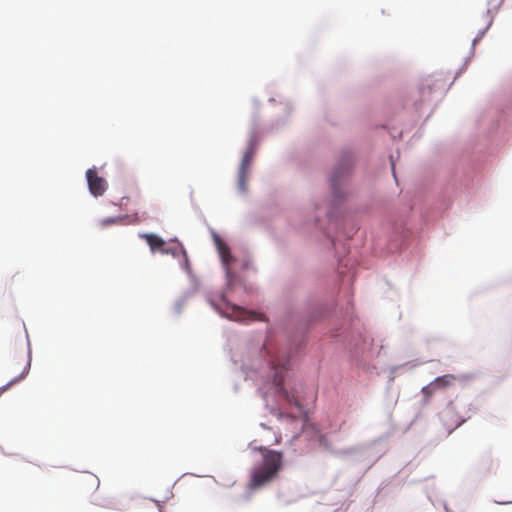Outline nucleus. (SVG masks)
I'll return each mask as SVG.
<instances>
[{"mask_svg": "<svg viewBox=\"0 0 512 512\" xmlns=\"http://www.w3.org/2000/svg\"><path fill=\"white\" fill-rule=\"evenodd\" d=\"M19 364L21 366V373L18 376H16L15 378H13L6 385L2 386L0 388V392L6 391L11 385H13V384L19 382L20 380L24 379L25 376L28 374L29 369H30V359H29V357L23 354L21 356V358H20Z\"/></svg>", "mask_w": 512, "mask_h": 512, "instance_id": "nucleus-8", "label": "nucleus"}, {"mask_svg": "<svg viewBox=\"0 0 512 512\" xmlns=\"http://www.w3.org/2000/svg\"><path fill=\"white\" fill-rule=\"evenodd\" d=\"M274 384L276 386L278 394L285 399L289 404H294L298 408L301 407L300 403L296 400L295 396L293 394H290L284 387H283V377L276 373L274 377Z\"/></svg>", "mask_w": 512, "mask_h": 512, "instance_id": "nucleus-6", "label": "nucleus"}, {"mask_svg": "<svg viewBox=\"0 0 512 512\" xmlns=\"http://www.w3.org/2000/svg\"><path fill=\"white\" fill-rule=\"evenodd\" d=\"M437 391L435 385H433V381L429 383L427 386L422 388V393L425 398L428 400L435 392Z\"/></svg>", "mask_w": 512, "mask_h": 512, "instance_id": "nucleus-11", "label": "nucleus"}, {"mask_svg": "<svg viewBox=\"0 0 512 512\" xmlns=\"http://www.w3.org/2000/svg\"><path fill=\"white\" fill-rule=\"evenodd\" d=\"M364 342H365V344H364V346H363V349H366V347H367V346H369V345L372 343V341H371L370 343H367V341H366V340H365Z\"/></svg>", "mask_w": 512, "mask_h": 512, "instance_id": "nucleus-16", "label": "nucleus"}, {"mask_svg": "<svg viewBox=\"0 0 512 512\" xmlns=\"http://www.w3.org/2000/svg\"><path fill=\"white\" fill-rule=\"evenodd\" d=\"M224 314L226 317L234 321H256L264 320V316L260 313L246 310L240 306L230 304L224 301Z\"/></svg>", "mask_w": 512, "mask_h": 512, "instance_id": "nucleus-2", "label": "nucleus"}, {"mask_svg": "<svg viewBox=\"0 0 512 512\" xmlns=\"http://www.w3.org/2000/svg\"><path fill=\"white\" fill-rule=\"evenodd\" d=\"M121 221V218L120 217H112V218H106L102 221V225L103 226H106V225H109V224H114V223H118Z\"/></svg>", "mask_w": 512, "mask_h": 512, "instance_id": "nucleus-12", "label": "nucleus"}, {"mask_svg": "<svg viewBox=\"0 0 512 512\" xmlns=\"http://www.w3.org/2000/svg\"><path fill=\"white\" fill-rule=\"evenodd\" d=\"M86 178L89 191L95 197L102 196L107 190V181L98 175L96 169H88L86 171Z\"/></svg>", "mask_w": 512, "mask_h": 512, "instance_id": "nucleus-3", "label": "nucleus"}, {"mask_svg": "<svg viewBox=\"0 0 512 512\" xmlns=\"http://www.w3.org/2000/svg\"><path fill=\"white\" fill-rule=\"evenodd\" d=\"M213 239H214V243H215V245L217 247V250H218V252L220 254L222 262L225 265H228L232 261V259H233L232 255L230 253V248L221 239V237L219 235L214 234Z\"/></svg>", "mask_w": 512, "mask_h": 512, "instance_id": "nucleus-9", "label": "nucleus"}, {"mask_svg": "<svg viewBox=\"0 0 512 512\" xmlns=\"http://www.w3.org/2000/svg\"><path fill=\"white\" fill-rule=\"evenodd\" d=\"M455 377L453 375H444L437 377L433 380V385H435L436 389H443L451 385V380Z\"/></svg>", "mask_w": 512, "mask_h": 512, "instance_id": "nucleus-10", "label": "nucleus"}, {"mask_svg": "<svg viewBox=\"0 0 512 512\" xmlns=\"http://www.w3.org/2000/svg\"><path fill=\"white\" fill-rule=\"evenodd\" d=\"M281 441L280 435H275L273 441L270 443V445L279 444Z\"/></svg>", "mask_w": 512, "mask_h": 512, "instance_id": "nucleus-13", "label": "nucleus"}, {"mask_svg": "<svg viewBox=\"0 0 512 512\" xmlns=\"http://www.w3.org/2000/svg\"><path fill=\"white\" fill-rule=\"evenodd\" d=\"M425 86H426L428 89H431V87H432V80H431V79H426V80H425Z\"/></svg>", "mask_w": 512, "mask_h": 512, "instance_id": "nucleus-14", "label": "nucleus"}, {"mask_svg": "<svg viewBox=\"0 0 512 512\" xmlns=\"http://www.w3.org/2000/svg\"><path fill=\"white\" fill-rule=\"evenodd\" d=\"M349 172H350V159H349V157H346L341 161L339 166L335 169V171L332 175V178H331L332 185L337 186L345 176L349 175Z\"/></svg>", "mask_w": 512, "mask_h": 512, "instance_id": "nucleus-7", "label": "nucleus"}, {"mask_svg": "<svg viewBox=\"0 0 512 512\" xmlns=\"http://www.w3.org/2000/svg\"><path fill=\"white\" fill-rule=\"evenodd\" d=\"M255 152H256L255 144L253 142H251L243 156V159L241 161V165L239 168V173H238L239 186L242 190H244V188H245L244 187L245 181H246V178L248 175L249 167L253 161Z\"/></svg>", "mask_w": 512, "mask_h": 512, "instance_id": "nucleus-5", "label": "nucleus"}, {"mask_svg": "<svg viewBox=\"0 0 512 512\" xmlns=\"http://www.w3.org/2000/svg\"><path fill=\"white\" fill-rule=\"evenodd\" d=\"M253 449L262 454V462L251 470L248 486L250 489H259L277 479L283 466L284 455L280 451L263 446H254Z\"/></svg>", "mask_w": 512, "mask_h": 512, "instance_id": "nucleus-1", "label": "nucleus"}, {"mask_svg": "<svg viewBox=\"0 0 512 512\" xmlns=\"http://www.w3.org/2000/svg\"><path fill=\"white\" fill-rule=\"evenodd\" d=\"M339 244H340V241H339V240L334 241V247H335V249H336L337 251L339 250Z\"/></svg>", "mask_w": 512, "mask_h": 512, "instance_id": "nucleus-15", "label": "nucleus"}, {"mask_svg": "<svg viewBox=\"0 0 512 512\" xmlns=\"http://www.w3.org/2000/svg\"><path fill=\"white\" fill-rule=\"evenodd\" d=\"M139 237L144 239L150 247L152 253L160 252L161 254L176 255L175 249L169 248L166 242L158 235L152 233H142Z\"/></svg>", "mask_w": 512, "mask_h": 512, "instance_id": "nucleus-4", "label": "nucleus"}]
</instances>
